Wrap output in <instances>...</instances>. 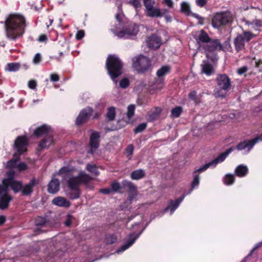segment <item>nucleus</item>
Masks as SVG:
<instances>
[{
    "mask_svg": "<svg viewBox=\"0 0 262 262\" xmlns=\"http://www.w3.org/2000/svg\"><path fill=\"white\" fill-rule=\"evenodd\" d=\"M75 170L74 167L67 165L61 167L57 173L67 182L68 189L66 191V194L72 200L79 198L80 185L82 183L86 184L92 180L91 176L82 171H80L77 176H75L74 173Z\"/></svg>",
    "mask_w": 262,
    "mask_h": 262,
    "instance_id": "1",
    "label": "nucleus"
},
{
    "mask_svg": "<svg viewBox=\"0 0 262 262\" xmlns=\"http://www.w3.org/2000/svg\"><path fill=\"white\" fill-rule=\"evenodd\" d=\"M118 12L115 15L116 21L112 25L111 31L120 38H133L137 34L139 29L138 26L131 22L124 16L120 7L121 2L117 1Z\"/></svg>",
    "mask_w": 262,
    "mask_h": 262,
    "instance_id": "2",
    "label": "nucleus"
},
{
    "mask_svg": "<svg viewBox=\"0 0 262 262\" xmlns=\"http://www.w3.org/2000/svg\"><path fill=\"white\" fill-rule=\"evenodd\" d=\"M27 27L25 16L19 13H11L5 18L4 32L6 38L11 41H16L21 38Z\"/></svg>",
    "mask_w": 262,
    "mask_h": 262,
    "instance_id": "3",
    "label": "nucleus"
},
{
    "mask_svg": "<svg viewBox=\"0 0 262 262\" xmlns=\"http://www.w3.org/2000/svg\"><path fill=\"white\" fill-rule=\"evenodd\" d=\"M196 41L199 45L200 50H204L206 53V56L209 58V53L216 50H221L222 46L220 41L216 40H211L207 33L203 30L200 31L197 38Z\"/></svg>",
    "mask_w": 262,
    "mask_h": 262,
    "instance_id": "4",
    "label": "nucleus"
},
{
    "mask_svg": "<svg viewBox=\"0 0 262 262\" xmlns=\"http://www.w3.org/2000/svg\"><path fill=\"white\" fill-rule=\"evenodd\" d=\"M123 63L116 55H110L106 61V68L112 80L116 84V78L122 73Z\"/></svg>",
    "mask_w": 262,
    "mask_h": 262,
    "instance_id": "5",
    "label": "nucleus"
},
{
    "mask_svg": "<svg viewBox=\"0 0 262 262\" xmlns=\"http://www.w3.org/2000/svg\"><path fill=\"white\" fill-rule=\"evenodd\" d=\"M200 183V176L199 174L194 173L193 179L191 183V188L189 193L184 194L180 199L175 201L169 200L168 202V205L165 209V212L169 211L170 215H172L174 211L178 208L180 204L183 201L185 197L188 194L190 193L192 190L197 187Z\"/></svg>",
    "mask_w": 262,
    "mask_h": 262,
    "instance_id": "6",
    "label": "nucleus"
},
{
    "mask_svg": "<svg viewBox=\"0 0 262 262\" xmlns=\"http://www.w3.org/2000/svg\"><path fill=\"white\" fill-rule=\"evenodd\" d=\"M15 172L10 170L6 172L5 178L2 180V186L6 187L7 188V192L9 190V187H11L14 193H16L21 191L22 188V182L17 181L14 179Z\"/></svg>",
    "mask_w": 262,
    "mask_h": 262,
    "instance_id": "7",
    "label": "nucleus"
},
{
    "mask_svg": "<svg viewBox=\"0 0 262 262\" xmlns=\"http://www.w3.org/2000/svg\"><path fill=\"white\" fill-rule=\"evenodd\" d=\"M216 80L218 88L214 90V95L216 97H224L231 85L230 79L226 74H222Z\"/></svg>",
    "mask_w": 262,
    "mask_h": 262,
    "instance_id": "8",
    "label": "nucleus"
},
{
    "mask_svg": "<svg viewBox=\"0 0 262 262\" xmlns=\"http://www.w3.org/2000/svg\"><path fill=\"white\" fill-rule=\"evenodd\" d=\"M132 62L133 68L139 73L145 72L150 67L149 58L142 54L134 56Z\"/></svg>",
    "mask_w": 262,
    "mask_h": 262,
    "instance_id": "9",
    "label": "nucleus"
},
{
    "mask_svg": "<svg viewBox=\"0 0 262 262\" xmlns=\"http://www.w3.org/2000/svg\"><path fill=\"white\" fill-rule=\"evenodd\" d=\"M233 147H230L225 152L220 154L218 157H217L215 159H214L212 161L205 164L200 168L195 170V171H194V173L196 174L197 172H202L210 167H215L219 163L223 162L226 159L227 156L229 155V154H230L232 151H233Z\"/></svg>",
    "mask_w": 262,
    "mask_h": 262,
    "instance_id": "10",
    "label": "nucleus"
},
{
    "mask_svg": "<svg viewBox=\"0 0 262 262\" xmlns=\"http://www.w3.org/2000/svg\"><path fill=\"white\" fill-rule=\"evenodd\" d=\"M231 21V16L230 13H219L213 16L211 24L213 28L218 29L222 25L228 24Z\"/></svg>",
    "mask_w": 262,
    "mask_h": 262,
    "instance_id": "11",
    "label": "nucleus"
},
{
    "mask_svg": "<svg viewBox=\"0 0 262 262\" xmlns=\"http://www.w3.org/2000/svg\"><path fill=\"white\" fill-rule=\"evenodd\" d=\"M4 165L6 168L10 169L11 171L14 169L19 171H21L26 170L28 167L27 165L25 162L19 161V159L16 156V154L14 155V157L12 159L6 163H4Z\"/></svg>",
    "mask_w": 262,
    "mask_h": 262,
    "instance_id": "12",
    "label": "nucleus"
},
{
    "mask_svg": "<svg viewBox=\"0 0 262 262\" xmlns=\"http://www.w3.org/2000/svg\"><path fill=\"white\" fill-rule=\"evenodd\" d=\"M12 200V196L7 192V188L0 185V209L5 210L8 208Z\"/></svg>",
    "mask_w": 262,
    "mask_h": 262,
    "instance_id": "13",
    "label": "nucleus"
},
{
    "mask_svg": "<svg viewBox=\"0 0 262 262\" xmlns=\"http://www.w3.org/2000/svg\"><path fill=\"white\" fill-rule=\"evenodd\" d=\"M144 229L145 228L137 234H135V232L130 233L128 235V240L125 243L124 245H123L117 250H116L115 253L117 254H120L130 248L133 245L136 239L140 236Z\"/></svg>",
    "mask_w": 262,
    "mask_h": 262,
    "instance_id": "14",
    "label": "nucleus"
},
{
    "mask_svg": "<svg viewBox=\"0 0 262 262\" xmlns=\"http://www.w3.org/2000/svg\"><path fill=\"white\" fill-rule=\"evenodd\" d=\"M258 142V141L255 137L251 140H245L239 143L237 145L236 148L238 150L243 151V154H247L252 149L254 145Z\"/></svg>",
    "mask_w": 262,
    "mask_h": 262,
    "instance_id": "15",
    "label": "nucleus"
},
{
    "mask_svg": "<svg viewBox=\"0 0 262 262\" xmlns=\"http://www.w3.org/2000/svg\"><path fill=\"white\" fill-rule=\"evenodd\" d=\"M28 139L26 136H18L15 140L14 146L18 152L21 154L27 150Z\"/></svg>",
    "mask_w": 262,
    "mask_h": 262,
    "instance_id": "16",
    "label": "nucleus"
},
{
    "mask_svg": "<svg viewBox=\"0 0 262 262\" xmlns=\"http://www.w3.org/2000/svg\"><path fill=\"white\" fill-rule=\"evenodd\" d=\"M93 112L92 108L87 107L83 109L79 114L76 119V124L80 125L85 122Z\"/></svg>",
    "mask_w": 262,
    "mask_h": 262,
    "instance_id": "17",
    "label": "nucleus"
},
{
    "mask_svg": "<svg viewBox=\"0 0 262 262\" xmlns=\"http://www.w3.org/2000/svg\"><path fill=\"white\" fill-rule=\"evenodd\" d=\"M38 183V181L35 178H32L28 183L22 185L21 192L23 195H30L33 192L34 187Z\"/></svg>",
    "mask_w": 262,
    "mask_h": 262,
    "instance_id": "18",
    "label": "nucleus"
},
{
    "mask_svg": "<svg viewBox=\"0 0 262 262\" xmlns=\"http://www.w3.org/2000/svg\"><path fill=\"white\" fill-rule=\"evenodd\" d=\"M100 135L99 133L95 131H93L90 138V145L91 149L89 152L93 154L94 150H96L99 145Z\"/></svg>",
    "mask_w": 262,
    "mask_h": 262,
    "instance_id": "19",
    "label": "nucleus"
},
{
    "mask_svg": "<svg viewBox=\"0 0 262 262\" xmlns=\"http://www.w3.org/2000/svg\"><path fill=\"white\" fill-rule=\"evenodd\" d=\"M34 135L37 137H44L45 136L53 134L51 127L47 125L43 124L37 127L33 132Z\"/></svg>",
    "mask_w": 262,
    "mask_h": 262,
    "instance_id": "20",
    "label": "nucleus"
},
{
    "mask_svg": "<svg viewBox=\"0 0 262 262\" xmlns=\"http://www.w3.org/2000/svg\"><path fill=\"white\" fill-rule=\"evenodd\" d=\"M60 182L59 179L55 178V174L52 177V179L48 185V191L50 193L55 194L59 190Z\"/></svg>",
    "mask_w": 262,
    "mask_h": 262,
    "instance_id": "21",
    "label": "nucleus"
},
{
    "mask_svg": "<svg viewBox=\"0 0 262 262\" xmlns=\"http://www.w3.org/2000/svg\"><path fill=\"white\" fill-rule=\"evenodd\" d=\"M148 47L152 49H158L161 45V39L156 35L153 34L148 37L146 40Z\"/></svg>",
    "mask_w": 262,
    "mask_h": 262,
    "instance_id": "22",
    "label": "nucleus"
},
{
    "mask_svg": "<svg viewBox=\"0 0 262 262\" xmlns=\"http://www.w3.org/2000/svg\"><path fill=\"white\" fill-rule=\"evenodd\" d=\"M122 185L123 188H127L130 193L129 200L132 201L137 194L136 186L131 182L127 180H123Z\"/></svg>",
    "mask_w": 262,
    "mask_h": 262,
    "instance_id": "23",
    "label": "nucleus"
},
{
    "mask_svg": "<svg viewBox=\"0 0 262 262\" xmlns=\"http://www.w3.org/2000/svg\"><path fill=\"white\" fill-rule=\"evenodd\" d=\"M54 143L53 134L43 137L42 139L39 142L38 146L40 149H43L49 147Z\"/></svg>",
    "mask_w": 262,
    "mask_h": 262,
    "instance_id": "24",
    "label": "nucleus"
},
{
    "mask_svg": "<svg viewBox=\"0 0 262 262\" xmlns=\"http://www.w3.org/2000/svg\"><path fill=\"white\" fill-rule=\"evenodd\" d=\"M48 223L45 217L38 216L35 220V229L36 232H45L47 230L43 229L48 226Z\"/></svg>",
    "mask_w": 262,
    "mask_h": 262,
    "instance_id": "25",
    "label": "nucleus"
},
{
    "mask_svg": "<svg viewBox=\"0 0 262 262\" xmlns=\"http://www.w3.org/2000/svg\"><path fill=\"white\" fill-rule=\"evenodd\" d=\"M52 204L58 207L63 208H69L71 205V203L62 196H57L53 199Z\"/></svg>",
    "mask_w": 262,
    "mask_h": 262,
    "instance_id": "26",
    "label": "nucleus"
},
{
    "mask_svg": "<svg viewBox=\"0 0 262 262\" xmlns=\"http://www.w3.org/2000/svg\"><path fill=\"white\" fill-rule=\"evenodd\" d=\"M213 72L212 65L207 61H204L201 64V72L207 76H210Z\"/></svg>",
    "mask_w": 262,
    "mask_h": 262,
    "instance_id": "27",
    "label": "nucleus"
},
{
    "mask_svg": "<svg viewBox=\"0 0 262 262\" xmlns=\"http://www.w3.org/2000/svg\"><path fill=\"white\" fill-rule=\"evenodd\" d=\"M248 172V168L247 165L241 164L238 165L235 169V173L240 178L245 177Z\"/></svg>",
    "mask_w": 262,
    "mask_h": 262,
    "instance_id": "28",
    "label": "nucleus"
},
{
    "mask_svg": "<svg viewBox=\"0 0 262 262\" xmlns=\"http://www.w3.org/2000/svg\"><path fill=\"white\" fill-rule=\"evenodd\" d=\"M246 42L241 34H238L234 39V41L236 51H239L243 50L244 48Z\"/></svg>",
    "mask_w": 262,
    "mask_h": 262,
    "instance_id": "29",
    "label": "nucleus"
},
{
    "mask_svg": "<svg viewBox=\"0 0 262 262\" xmlns=\"http://www.w3.org/2000/svg\"><path fill=\"white\" fill-rule=\"evenodd\" d=\"M145 11L147 16L150 17H161L162 15L160 9L157 7H153L147 9Z\"/></svg>",
    "mask_w": 262,
    "mask_h": 262,
    "instance_id": "30",
    "label": "nucleus"
},
{
    "mask_svg": "<svg viewBox=\"0 0 262 262\" xmlns=\"http://www.w3.org/2000/svg\"><path fill=\"white\" fill-rule=\"evenodd\" d=\"M246 24L250 26L251 28L254 30L259 31V28L262 27V20L255 19L251 22L246 21Z\"/></svg>",
    "mask_w": 262,
    "mask_h": 262,
    "instance_id": "31",
    "label": "nucleus"
},
{
    "mask_svg": "<svg viewBox=\"0 0 262 262\" xmlns=\"http://www.w3.org/2000/svg\"><path fill=\"white\" fill-rule=\"evenodd\" d=\"M145 176L144 170L139 169L133 171L130 173V178L133 180H138L142 179Z\"/></svg>",
    "mask_w": 262,
    "mask_h": 262,
    "instance_id": "32",
    "label": "nucleus"
},
{
    "mask_svg": "<svg viewBox=\"0 0 262 262\" xmlns=\"http://www.w3.org/2000/svg\"><path fill=\"white\" fill-rule=\"evenodd\" d=\"M161 111V108L159 107H156L151 109L148 113L149 120L150 121L155 120L157 117L159 116Z\"/></svg>",
    "mask_w": 262,
    "mask_h": 262,
    "instance_id": "33",
    "label": "nucleus"
},
{
    "mask_svg": "<svg viewBox=\"0 0 262 262\" xmlns=\"http://www.w3.org/2000/svg\"><path fill=\"white\" fill-rule=\"evenodd\" d=\"M181 11L186 15H191L189 4L187 2H183L181 4Z\"/></svg>",
    "mask_w": 262,
    "mask_h": 262,
    "instance_id": "34",
    "label": "nucleus"
},
{
    "mask_svg": "<svg viewBox=\"0 0 262 262\" xmlns=\"http://www.w3.org/2000/svg\"><path fill=\"white\" fill-rule=\"evenodd\" d=\"M235 181V177L233 174L227 173L223 178V182L226 185H231Z\"/></svg>",
    "mask_w": 262,
    "mask_h": 262,
    "instance_id": "35",
    "label": "nucleus"
},
{
    "mask_svg": "<svg viewBox=\"0 0 262 262\" xmlns=\"http://www.w3.org/2000/svg\"><path fill=\"white\" fill-rule=\"evenodd\" d=\"M116 117V109L114 107L111 106L108 108L106 113V118L109 121H113Z\"/></svg>",
    "mask_w": 262,
    "mask_h": 262,
    "instance_id": "36",
    "label": "nucleus"
},
{
    "mask_svg": "<svg viewBox=\"0 0 262 262\" xmlns=\"http://www.w3.org/2000/svg\"><path fill=\"white\" fill-rule=\"evenodd\" d=\"M170 67L168 66H164L159 69L157 72V75L159 78L165 75L169 72Z\"/></svg>",
    "mask_w": 262,
    "mask_h": 262,
    "instance_id": "37",
    "label": "nucleus"
},
{
    "mask_svg": "<svg viewBox=\"0 0 262 262\" xmlns=\"http://www.w3.org/2000/svg\"><path fill=\"white\" fill-rule=\"evenodd\" d=\"M19 64L17 63H10L7 64L5 69L9 72H15L18 70Z\"/></svg>",
    "mask_w": 262,
    "mask_h": 262,
    "instance_id": "38",
    "label": "nucleus"
},
{
    "mask_svg": "<svg viewBox=\"0 0 262 262\" xmlns=\"http://www.w3.org/2000/svg\"><path fill=\"white\" fill-rule=\"evenodd\" d=\"M182 112V108L181 106H177L171 110V116L172 118L179 117Z\"/></svg>",
    "mask_w": 262,
    "mask_h": 262,
    "instance_id": "39",
    "label": "nucleus"
},
{
    "mask_svg": "<svg viewBox=\"0 0 262 262\" xmlns=\"http://www.w3.org/2000/svg\"><path fill=\"white\" fill-rule=\"evenodd\" d=\"M241 34L246 42H248L250 39L256 36V35L253 34L250 31H244L243 34Z\"/></svg>",
    "mask_w": 262,
    "mask_h": 262,
    "instance_id": "40",
    "label": "nucleus"
},
{
    "mask_svg": "<svg viewBox=\"0 0 262 262\" xmlns=\"http://www.w3.org/2000/svg\"><path fill=\"white\" fill-rule=\"evenodd\" d=\"M128 4L133 6L136 9V14L138 13L139 9L141 7V4L138 0H129Z\"/></svg>",
    "mask_w": 262,
    "mask_h": 262,
    "instance_id": "41",
    "label": "nucleus"
},
{
    "mask_svg": "<svg viewBox=\"0 0 262 262\" xmlns=\"http://www.w3.org/2000/svg\"><path fill=\"white\" fill-rule=\"evenodd\" d=\"M117 236L114 234H109L105 237V242L107 244H112L117 241Z\"/></svg>",
    "mask_w": 262,
    "mask_h": 262,
    "instance_id": "42",
    "label": "nucleus"
},
{
    "mask_svg": "<svg viewBox=\"0 0 262 262\" xmlns=\"http://www.w3.org/2000/svg\"><path fill=\"white\" fill-rule=\"evenodd\" d=\"M75 217L71 215L68 214L65 218V220L64 221V224L67 227H69L72 225V223L75 221Z\"/></svg>",
    "mask_w": 262,
    "mask_h": 262,
    "instance_id": "43",
    "label": "nucleus"
},
{
    "mask_svg": "<svg viewBox=\"0 0 262 262\" xmlns=\"http://www.w3.org/2000/svg\"><path fill=\"white\" fill-rule=\"evenodd\" d=\"M86 169L91 172L92 174H95V176H98L99 174V171H98L95 165L92 164H88L86 167Z\"/></svg>",
    "mask_w": 262,
    "mask_h": 262,
    "instance_id": "44",
    "label": "nucleus"
},
{
    "mask_svg": "<svg viewBox=\"0 0 262 262\" xmlns=\"http://www.w3.org/2000/svg\"><path fill=\"white\" fill-rule=\"evenodd\" d=\"M123 188V186H121L117 181L113 182L111 185V189L112 192H118L119 190Z\"/></svg>",
    "mask_w": 262,
    "mask_h": 262,
    "instance_id": "45",
    "label": "nucleus"
},
{
    "mask_svg": "<svg viewBox=\"0 0 262 262\" xmlns=\"http://www.w3.org/2000/svg\"><path fill=\"white\" fill-rule=\"evenodd\" d=\"M135 106L134 104H130L127 107V117L130 119L134 115Z\"/></svg>",
    "mask_w": 262,
    "mask_h": 262,
    "instance_id": "46",
    "label": "nucleus"
},
{
    "mask_svg": "<svg viewBox=\"0 0 262 262\" xmlns=\"http://www.w3.org/2000/svg\"><path fill=\"white\" fill-rule=\"evenodd\" d=\"M134 150V147L132 145H128L125 151V155H126V157L129 160L131 159L132 155L133 154Z\"/></svg>",
    "mask_w": 262,
    "mask_h": 262,
    "instance_id": "47",
    "label": "nucleus"
},
{
    "mask_svg": "<svg viewBox=\"0 0 262 262\" xmlns=\"http://www.w3.org/2000/svg\"><path fill=\"white\" fill-rule=\"evenodd\" d=\"M144 6L145 7V10L147 9L153 7L155 4V0H143Z\"/></svg>",
    "mask_w": 262,
    "mask_h": 262,
    "instance_id": "48",
    "label": "nucleus"
},
{
    "mask_svg": "<svg viewBox=\"0 0 262 262\" xmlns=\"http://www.w3.org/2000/svg\"><path fill=\"white\" fill-rule=\"evenodd\" d=\"M147 125L145 123H141L138 125L134 129V132L135 133H139L143 131L146 127Z\"/></svg>",
    "mask_w": 262,
    "mask_h": 262,
    "instance_id": "49",
    "label": "nucleus"
},
{
    "mask_svg": "<svg viewBox=\"0 0 262 262\" xmlns=\"http://www.w3.org/2000/svg\"><path fill=\"white\" fill-rule=\"evenodd\" d=\"M129 80L126 78H124L121 80L119 83V86L123 89L126 88L129 85Z\"/></svg>",
    "mask_w": 262,
    "mask_h": 262,
    "instance_id": "50",
    "label": "nucleus"
},
{
    "mask_svg": "<svg viewBox=\"0 0 262 262\" xmlns=\"http://www.w3.org/2000/svg\"><path fill=\"white\" fill-rule=\"evenodd\" d=\"M41 54L40 53H36L33 58V63L36 65L38 64L41 62Z\"/></svg>",
    "mask_w": 262,
    "mask_h": 262,
    "instance_id": "51",
    "label": "nucleus"
},
{
    "mask_svg": "<svg viewBox=\"0 0 262 262\" xmlns=\"http://www.w3.org/2000/svg\"><path fill=\"white\" fill-rule=\"evenodd\" d=\"M163 85V82L161 79H157L156 83L154 84L153 87L154 89H161Z\"/></svg>",
    "mask_w": 262,
    "mask_h": 262,
    "instance_id": "52",
    "label": "nucleus"
},
{
    "mask_svg": "<svg viewBox=\"0 0 262 262\" xmlns=\"http://www.w3.org/2000/svg\"><path fill=\"white\" fill-rule=\"evenodd\" d=\"M193 17H195L198 20V24L200 25H203L204 22V18L200 16L199 14L196 13H192L191 15Z\"/></svg>",
    "mask_w": 262,
    "mask_h": 262,
    "instance_id": "53",
    "label": "nucleus"
},
{
    "mask_svg": "<svg viewBox=\"0 0 262 262\" xmlns=\"http://www.w3.org/2000/svg\"><path fill=\"white\" fill-rule=\"evenodd\" d=\"M28 86L30 89L35 90L37 86V82L34 80H31L29 81Z\"/></svg>",
    "mask_w": 262,
    "mask_h": 262,
    "instance_id": "54",
    "label": "nucleus"
},
{
    "mask_svg": "<svg viewBox=\"0 0 262 262\" xmlns=\"http://www.w3.org/2000/svg\"><path fill=\"white\" fill-rule=\"evenodd\" d=\"M84 35L85 33L83 30H79L76 34V39L77 40H80L84 36Z\"/></svg>",
    "mask_w": 262,
    "mask_h": 262,
    "instance_id": "55",
    "label": "nucleus"
},
{
    "mask_svg": "<svg viewBox=\"0 0 262 262\" xmlns=\"http://www.w3.org/2000/svg\"><path fill=\"white\" fill-rule=\"evenodd\" d=\"M195 3L197 6L203 7L207 4L206 0H195Z\"/></svg>",
    "mask_w": 262,
    "mask_h": 262,
    "instance_id": "56",
    "label": "nucleus"
},
{
    "mask_svg": "<svg viewBox=\"0 0 262 262\" xmlns=\"http://www.w3.org/2000/svg\"><path fill=\"white\" fill-rule=\"evenodd\" d=\"M50 79L52 81L56 82L59 81V78L57 74L52 73L50 75Z\"/></svg>",
    "mask_w": 262,
    "mask_h": 262,
    "instance_id": "57",
    "label": "nucleus"
},
{
    "mask_svg": "<svg viewBox=\"0 0 262 262\" xmlns=\"http://www.w3.org/2000/svg\"><path fill=\"white\" fill-rule=\"evenodd\" d=\"M100 192L104 194H108L111 192V188H103L100 189Z\"/></svg>",
    "mask_w": 262,
    "mask_h": 262,
    "instance_id": "58",
    "label": "nucleus"
},
{
    "mask_svg": "<svg viewBox=\"0 0 262 262\" xmlns=\"http://www.w3.org/2000/svg\"><path fill=\"white\" fill-rule=\"evenodd\" d=\"M247 71V68L246 67H243L237 70V73L239 75H242L246 72Z\"/></svg>",
    "mask_w": 262,
    "mask_h": 262,
    "instance_id": "59",
    "label": "nucleus"
},
{
    "mask_svg": "<svg viewBox=\"0 0 262 262\" xmlns=\"http://www.w3.org/2000/svg\"><path fill=\"white\" fill-rule=\"evenodd\" d=\"M196 93L195 91H192L189 94V98L192 100H194L195 98Z\"/></svg>",
    "mask_w": 262,
    "mask_h": 262,
    "instance_id": "60",
    "label": "nucleus"
},
{
    "mask_svg": "<svg viewBox=\"0 0 262 262\" xmlns=\"http://www.w3.org/2000/svg\"><path fill=\"white\" fill-rule=\"evenodd\" d=\"M164 3L169 7H172L173 6V2L172 0H164Z\"/></svg>",
    "mask_w": 262,
    "mask_h": 262,
    "instance_id": "61",
    "label": "nucleus"
},
{
    "mask_svg": "<svg viewBox=\"0 0 262 262\" xmlns=\"http://www.w3.org/2000/svg\"><path fill=\"white\" fill-rule=\"evenodd\" d=\"M47 40V37L45 35H41L38 38V40L40 42L45 41Z\"/></svg>",
    "mask_w": 262,
    "mask_h": 262,
    "instance_id": "62",
    "label": "nucleus"
},
{
    "mask_svg": "<svg viewBox=\"0 0 262 262\" xmlns=\"http://www.w3.org/2000/svg\"><path fill=\"white\" fill-rule=\"evenodd\" d=\"M6 221V217L4 215H0V225H2Z\"/></svg>",
    "mask_w": 262,
    "mask_h": 262,
    "instance_id": "63",
    "label": "nucleus"
},
{
    "mask_svg": "<svg viewBox=\"0 0 262 262\" xmlns=\"http://www.w3.org/2000/svg\"><path fill=\"white\" fill-rule=\"evenodd\" d=\"M261 243L257 244L255 246V247L251 250L250 254H251V253H253L255 249H256L257 248L260 247L261 246Z\"/></svg>",
    "mask_w": 262,
    "mask_h": 262,
    "instance_id": "64",
    "label": "nucleus"
}]
</instances>
